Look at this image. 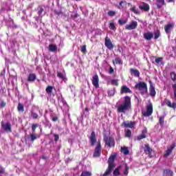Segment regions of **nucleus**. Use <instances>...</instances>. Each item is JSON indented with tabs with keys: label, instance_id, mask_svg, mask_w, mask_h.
I'll use <instances>...</instances> for the list:
<instances>
[{
	"label": "nucleus",
	"instance_id": "f257e3e1",
	"mask_svg": "<svg viewBox=\"0 0 176 176\" xmlns=\"http://www.w3.org/2000/svg\"><path fill=\"white\" fill-rule=\"evenodd\" d=\"M131 108V97L126 96L124 97V101L117 108L118 113H126V111Z\"/></svg>",
	"mask_w": 176,
	"mask_h": 176
},
{
	"label": "nucleus",
	"instance_id": "f03ea898",
	"mask_svg": "<svg viewBox=\"0 0 176 176\" xmlns=\"http://www.w3.org/2000/svg\"><path fill=\"white\" fill-rule=\"evenodd\" d=\"M116 158V153H114L113 155H111L108 160V167L107 170H105L104 173L103 175H100V176H108L111 175L112 171H113V168H115V164L113 162H115V159Z\"/></svg>",
	"mask_w": 176,
	"mask_h": 176
},
{
	"label": "nucleus",
	"instance_id": "7ed1b4c3",
	"mask_svg": "<svg viewBox=\"0 0 176 176\" xmlns=\"http://www.w3.org/2000/svg\"><path fill=\"white\" fill-rule=\"evenodd\" d=\"M135 89L140 91L141 96H144V94L148 93V85L145 82H139L135 85Z\"/></svg>",
	"mask_w": 176,
	"mask_h": 176
},
{
	"label": "nucleus",
	"instance_id": "20e7f679",
	"mask_svg": "<svg viewBox=\"0 0 176 176\" xmlns=\"http://www.w3.org/2000/svg\"><path fill=\"white\" fill-rule=\"evenodd\" d=\"M104 142L109 148L115 147V139L111 136H104L103 138Z\"/></svg>",
	"mask_w": 176,
	"mask_h": 176
},
{
	"label": "nucleus",
	"instance_id": "39448f33",
	"mask_svg": "<svg viewBox=\"0 0 176 176\" xmlns=\"http://www.w3.org/2000/svg\"><path fill=\"white\" fill-rule=\"evenodd\" d=\"M146 111L142 112V115H143V116H145L146 118H149V116H151L153 113V105L152 104V103L148 104L146 107Z\"/></svg>",
	"mask_w": 176,
	"mask_h": 176
},
{
	"label": "nucleus",
	"instance_id": "423d86ee",
	"mask_svg": "<svg viewBox=\"0 0 176 176\" xmlns=\"http://www.w3.org/2000/svg\"><path fill=\"white\" fill-rule=\"evenodd\" d=\"M94 157H100L101 156V142L98 141L93 155Z\"/></svg>",
	"mask_w": 176,
	"mask_h": 176
},
{
	"label": "nucleus",
	"instance_id": "0eeeda50",
	"mask_svg": "<svg viewBox=\"0 0 176 176\" xmlns=\"http://www.w3.org/2000/svg\"><path fill=\"white\" fill-rule=\"evenodd\" d=\"M1 127L3 129L4 131H7V133H12V124L10 122H7L5 124L3 121L1 122Z\"/></svg>",
	"mask_w": 176,
	"mask_h": 176
},
{
	"label": "nucleus",
	"instance_id": "6e6552de",
	"mask_svg": "<svg viewBox=\"0 0 176 176\" xmlns=\"http://www.w3.org/2000/svg\"><path fill=\"white\" fill-rule=\"evenodd\" d=\"M138 25V23L135 21H132L130 24H127L125 26V29L129 31H131L132 30H135L137 26Z\"/></svg>",
	"mask_w": 176,
	"mask_h": 176
},
{
	"label": "nucleus",
	"instance_id": "1a4fd4ad",
	"mask_svg": "<svg viewBox=\"0 0 176 176\" xmlns=\"http://www.w3.org/2000/svg\"><path fill=\"white\" fill-rule=\"evenodd\" d=\"M100 78H98V75L95 74L92 77V85L96 87V89H98L100 87Z\"/></svg>",
	"mask_w": 176,
	"mask_h": 176
},
{
	"label": "nucleus",
	"instance_id": "9d476101",
	"mask_svg": "<svg viewBox=\"0 0 176 176\" xmlns=\"http://www.w3.org/2000/svg\"><path fill=\"white\" fill-rule=\"evenodd\" d=\"M175 24L174 23H168L164 26V31L166 34H171V30L174 28Z\"/></svg>",
	"mask_w": 176,
	"mask_h": 176
},
{
	"label": "nucleus",
	"instance_id": "9b49d317",
	"mask_svg": "<svg viewBox=\"0 0 176 176\" xmlns=\"http://www.w3.org/2000/svg\"><path fill=\"white\" fill-rule=\"evenodd\" d=\"M89 140H90L91 146H94V145H96V142H97V138H96V132L92 131L91 133Z\"/></svg>",
	"mask_w": 176,
	"mask_h": 176
},
{
	"label": "nucleus",
	"instance_id": "f8f14e48",
	"mask_svg": "<svg viewBox=\"0 0 176 176\" xmlns=\"http://www.w3.org/2000/svg\"><path fill=\"white\" fill-rule=\"evenodd\" d=\"M148 83L150 85V88H149L150 96L151 97H155V96H156V90L155 89V85H153L152 80H149Z\"/></svg>",
	"mask_w": 176,
	"mask_h": 176
},
{
	"label": "nucleus",
	"instance_id": "ddd939ff",
	"mask_svg": "<svg viewBox=\"0 0 176 176\" xmlns=\"http://www.w3.org/2000/svg\"><path fill=\"white\" fill-rule=\"evenodd\" d=\"M176 144L175 143L173 144L170 148H168L166 151L164 155V157H168V156H170V155H171V153H173V151H174V148H175Z\"/></svg>",
	"mask_w": 176,
	"mask_h": 176
},
{
	"label": "nucleus",
	"instance_id": "4468645a",
	"mask_svg": "<svg viewBox=\"0 0 176 176\" xmlns=\"http://www.w3.org/2000/svg\"><path fill=\"white\" fill-rule=\"evenodd\" d=\"M104 45L109 50H112V49H113V44H112V41H111V39L108 37L105 38Z\"/></svg>",
	"mask_w": 176,
	"mask_h": 176
},
{
	"label": "nucleus",
	"instance_id": "2eb2a0df",
	"mask_svg": "<svg viewBox=\"0 0 176 176\" xmlns=\"http://www.w3.org/2000/svg\"><path fill=\"white\" fill-rule=\"evenodd\" d=\"M130 73H131V75H133L135 78H140V71H138V69L131 68Z\"/></svg>",
	"mask_w": 176,
	"mask_h": 176
},
{
	"label": "nucleus",
	"instance_id": "dca6fc26",
	"mask_svg": "<svg viewBox=\"0 0 176 176\" xmlns=\"http://www.w3.org/2000/svg\"><path fill=\"white\" fill-rule=\"evenodd\" d=\"M139 9H140V10H144V12H148L150 7L148 3H143V4L142 6H139Z\"/></svg>",
	"mask_w": 176,
	"mask_h": 176
},
{
	"label": "nucleus",
	"instance_id": "f3484780",
	"mask_svg": "<svg viewBox=\"0 0 176 176\" xmlns=\"http://www.w3.org/2000/svg\"><path fill=\"white\" fill-rule=\"evenodd\" d=\"M143 36L146 41H151L153 38V33L151 32H146L143 34Z\"/></svg>",
	"mask_w": 176,
	"mask_h": 176
},
{
	"label": "nucleus",
	"instance_id": "a211bd4d",
	"mask_svg": "<svg viewBox=\"0 0 176 176\" xmlns=\"http://www.w3.org/2000/svg\"><path fill=\"white\" fill-rule=\"evenodd\" d=\"M146 133H147L146 129L143 130L142 131V134L137 137L138 141H140L141 140H144V138H146Z\"/></svg>",
	"mask_w": 176,
	"mask_h": 176
},
{
	"label": "nucleus",
	"instance_id": "6ab92c4d",
	"mask_svg": "<svg viewBox=\"0 0 176 176\" xmlns=\"http://www.w3.org/2000/svg\"><path fill=\"white\" fill-rule=\"evenodd\" d=\"M162 176H174V173L170 169H164Z\"/></svg>",
	"mask_w": 176,
	"mask_h": 176
},
{
	"label": "nucleus",
	"instance_id": "aec40b11",
	"mask_svg": "<svg viewBox=\"0 0 176 176\" xmlns=\"http://www.w3.org/2000/svg\"><path fill=\"white\" fill-rule=\"evenodd\" d=\"M36 80V75L34 73L30 74L28 77V82H35Z\"/></svg>",
	"mask_w": 176,
	"mask_h": 176
},
{
	"label": "nucleus",
	"instance_id": "412c9836",
	"mask_svg": "<svg viewBox=\"0 0 176 176\" xmlns=\"http://www.w3.org/2000/svg\"><path fill=\"white\" fill-rule=\"evenodd\" d=\"M123 126L124 127H129V129H133L134 126H135V122H123L122 123Z\"/></svg>",
	"mask_w": 176,
	"mask_h": 176
},
{
	"label": "nucleus",
	"instance_id": "4be33fe9",
	"mask_svg": "<svg viewBox=\"0 0 176 176\" xmlns=\"http://www.w3.org/2000/svg\"><path fill=\"white\" fill-rule=\"evenodd\" d=\"M120 168H122V166H118L117 168H115V170L113 172V176H119L120 175Z\"/></svg>",
	"mask_w": 176,
	"mask_h": 176
},
{
	"label": "nucleus",
	"instance_id": "5701e85b",
	"mask_svg": "<svg viewBox=\"0 0 176 176\" xmlns=\"http://www.w3.org/2000/svg\"><path fill=\"white\" fill-rule=\"evenodd\" d=\"M144 153H146V155H152V148H151L149 144L145 145Z\"/></svg>",
	"mask_w": 176,
	"mask_h": 176
},
{
	"label": "nucleus",
	"instance_id": "b1692460",
	"mask_svg": "<svg viewBox=\"0 0 176 176\" xmlns=\"http://www.w3.org/2000/svg\"><path fill=\"white\" fill-rule=\"evenodd\" d=\"M163 5L166 6V2H164V0H157V9H162Z\"/></svg>",
	"mask_w": 176,
	"mask_h": 176
},
{
	"label": "nucleus",
	"instance_id": "393cba45",
	"mask_svg": "<svg viewBox=\"0 0 176 176\" xmlns=\"http://www.w3.org/2000/svg\"><path fill=\"white\" fill-rule=\"evenodd\" d=\"M121 93H130L131 94V90H130V88L127 87L126 85H123L121 88Z\"/></svg>",
	"mask_w": 176,
	"mask_h": 176
},
{
	"label": "nucleus",
	"instance_id": "a878e982",
	"mask_svg": "<svg viewBox=\"0 0 176 176\" xmlns=\"http://www.w3.org/2000/svg\"><path fill=\"white\" fill-rule=\"evenodd\" d=\"M113 65H116V64L122 65V64H123V60H122V58L117 57L115 58V60H113Z\"/></svg>",
	"mask_w": 176,
	"mask_h": 176
},
{
	"label": "nucleus",
	"instance_id": "bb28decb",
	"mask_svg": "<svg viewBox=\"0 0 176 176\" xmlns=\"http://www.w3.org/2000/svg\"><path fill=\"white\" fill-rule=\"evenodd\" d=\"M49 50H50V52H52L54 53L55 52H57V45H53V44H50L49 45Z\"/></svg>",
	"mask_w": 176,
	"mask_h": 176
},
{
	"label": "nucleus",
	"instance_id": "cd10ccee",
	"mask_svg": "<svg viewBox=\"0 0 176 176\" xmlns=\"http://www.w3.org/2000/svg\"><path fill=\"white\" fill-rule=\"evenodd\" d=\"M159 118V124L161 127H163L164 126V118H166L165 116H160Z\"/></svg>",
	"mask_w": 176,
	"mask_h": 176
},
{
	"label": "nucleus",
	"instance_id": "c85d7f7f",
	"mask_svg": "<svg viewBox=\"0 0 176 176\" xmlns=\"http://www.w3.org/2000/svg\"><path fill=\"white\" fill-rule=\"evenodd\" d=\"M53 89H54V87L53 86H47L45 89V91L47 94H52L53 92Z\"/></svg>",
	"mask_w": 176,
	"mask_h": 176
},
{
	"label": "nucleus",
	"instance_id": "c756f323",
	"mask_svg": "<svg viewBox=\"0 0 176 176\" xmlns=\"http://www.w3.org/2000/svg\"><path fill=\"white\" fill-rule=\"evenodd\" d=\"M154 39H159L160 38V30H157V31L154 32Z\"/></svg>",
	"mask_w": 176,
	"mask_h": 176
},
{
	"label": "nucleus",
	"instance_id": "7c9ffc66",
	"mask_svg": "<svg viewBox=\"0 0 176 176\" xmlns=\"http://www.w3.org/2000/svg\"><path fill=\"white\" fill-rule=\"evenodd\" d=\"M17 109L19 112H23L24 111V105H23V104L19 102L18 104Z\"/></svg>",
	"mask_w": 176,
	"mask_h": 176
},
{
	"label": "nucleus",
	"instance_id": "2f4dec72",
	"mask_svg": "<svg viewBox=\"0 0 176 176\" xmlns=\"http://www.w3.org/2000/svg\"><path fill=\"white\" fill-rule=\"evenodd\" d=\"M30 113H31V116H32V119L36 120V119H38V118L39 117L38 113L34 112V111H31Z\"/></svg>",
	"mask_w": 176,
	"mask_h": 176
},
{
	"label": "nucleus",
	"instance_id": "473e14b6",
	"mask_svg": "<svg viewBox=\"0 0 176 176\" xmlns=\"http://www.w3.org/2000/svg\"><path fill=\"white\" fill-rule=\"evenodd\" d=\"M119 80L118 79H113L111 80V83L113 86H119Z\"/></svg>",
	"mask_w": 176,
	"mask_h": 176
},
{
	"label": "nucleus",
	"instance_id": "72a5a7b5",
	"mask_svg": "<svg viewBox=\"0 0 176 176\" xmlns=\"http://www.w3.org/2000/svg\"><path fill=\"white\" fill-rule=\"evenodd\" d=\"M130 10L131 12H133V13H135V14H140V11L135 9V6L131 8Z\"/></svg>",
	"mask_w": 176,
	"mask_h": 176
},
{
	"label": "nucleus",
	"instance_id": "f704fd0d",
	"mask_svg": "<svg viewBox=\"0 0 176 176\" xmlns=\"http://www.w3.org/2000/svg\"><path fill=\"white\" fill-rule=\"evenodd\" d=\"M127 23V19H119L118 20V24H120V25H124V24Z\"/></svg>",
	"mask_w": 176,
	"mask_h": 176
},
{
	"label": "nucleus",
	"instance_id": "c9c22d12",
	"mask_svg": "<svg viewBox=\"0 0 176 176\" xmlns=\"http://www.w3.org/2000/svg\"><path fill=\"white\" fill-rule=\"evenodd\" d=\"M57 76L58 78H60V79H63V80H65V79H67V77H65L61 72H58Z\"/></svg>",
	"mask_w": 176,
	"mask_h": 176
},
{
	"label": "nucleus",
	"instance_id": "e433bc0d",
	"mask_svg": "<svg viewBox=\"0 0 176 176\" xmlns=\"http://www.w3.org/2000/svg\"><path fill=\"white\" fill-rule=\"evenodd\" d=\"M172 88L173 90L174 100H175V101H176V84H173Z\"/></svg>",
	"mask_w": 176,
	"mask_h": 176
},
{
	"label": "nucleus",
	"instance_id": "4c0bfd02",
	"mask_svg": "<svg viewBox=\"0 0 176 176\" xmlns=\"http://www.w3.org/2000/svg\"><path fill=\"white\" fill-rule=\"evenodd\" d=\"M121 149L124 155H129V153H130V151H129V148H127V147H122Z\"/></svg>",
	"mask_w": 176,
	"mask_h": 176
},
{
	"label": "nucleus",
	"instance_id": "58836bf2",
	"mask_svg": "<svg viewBox=\"0 0 176 176\" xmlns=\"http://www.w3.org/2000/svg\"><path fill=\"white\" fill-rule=\"evenodd\" d=\"M126 5V1H121L119 3V9H123Z\"/></svg>",
	"mask_w": 176,
	"mask_h": 176
},
{
	"label": "nucleus",
	"instance_id": "ea45409f",
	"mask_svg": "<svg viewBox=\"0 0 176 176\" xmlns=\"http://www.w3.org/2000/svg\"><path fill=\"white\" fill-rule=\"evenodd\" d=\"M170 78H171L173 82H175V80H176V74H175V72H170Z\"/></svg>",
	"mask_w": 176,
	"mask_h": 176
},
{
	"label": "nucleus",
	"instance_id": "a19ab883",
	"mask_svg": "<svg viewBox=\"0 0 176 176\" xmlns=\"http://www.w3.org/2000/svg\"><path fill=\"white\" fill-rule=\"evenodd\" d=\"M81 53L86 54L87 53V50H86V45L81 47Z\"/></svg>",
	"mask_w": 176,
	"mask_h": 176
},
{
	"label": "nucleus",
	"instance_id": "79ce46f5",
	"mask_svg": "<svg viewBox=\"0 0 176 176\" xmlns=\"http://www.w3.org/2000/svg\"><path fill=\"white\" fill-rule=\"evenodd\" d=\"M124 175H129V166L127 164H125V168L124 170Z\"/></svg>",
	"mask_w": 176,
	"mask_h": 176
},
{
	"label": "nucleus",
	"instance_id": "37998d69",
	"mask_svg": "<svg viewBox=\"0 0 176 176\" xmlns=\"http://www.w3.org/2000/svg\"><path fill=\"white\" fill-rule=\"evenodd\" d=\"M80 176H91V173L83 171Z\"/></svg>",
	"mask_w": 176,
	"mask_h": 176
},
{
	"label": "nucleus",
	"instance_id": "c03bdc74",
	"mask_svg": "<svg viewBox=\"0 0 176 176\" xmlns=\"http://www.w3.org/2000/svg\"><path fill=\"white\" fill-rule=\"evenodd\" d=\"M109 28L110 30H113L114 31H115V30H116V26H115V23H110Z\"/></svg>",
	"mask_w": 176,
	"mask_h": 176
},
{
	"label": "nucleus",
	"instance_id": "a18cd8bd",
	"mask_svg": "<svg viewBox=\"0 0 176 176\" xmlns=\"http://www.w3.org/2000/svg\"><path fill=\"white\" fill-rule=\"evenodd\" d=\"M165 104L167 105V107H168L169 108H171V101H170V100L168 99H165Z\"/></svg>",
	"mask_w": 176,
	"mask_h": 176
},
{
	"label": "nucleus",
	"instance_id": "49530a36",
	"mask_svg": "<svg viewBox=\"0 0 176 176\" xmlns=\"http://www.w3.org/2000/svg\"><path fill=\"white\" fill-rule=\"evenodd\" d=\"M125 137H127L128 138H131V131L130 129L127 130L125 133Z\"/></svg>",
	"mask_w": 176,
	"mask_h": 176
},
{
	"label": "nucleus",
	"instance_id": "de8ad7c7",
	"mask_svg": "<svg viewBox=\"0 0 176 176\" xmlns=\"http://www.w3.org/2000/svg\"><path fill=\"white\" fill-rule=\"evenodd\" d=\"M38 124H32V131H33V133H35V131L36 130V127H38Z\"/></svg>",
	"mask_w": 176,
	"mask_h": 176
},
{
	"label": "nucleus",
	"instance_id": "09e8293b",
	"mask_svg": "<svg viewBox=\"0 0 176 176\" xmlns=\"http://www.w3.org/2000/svg\"><path fill=\"white\" fill-rule=\"evenodd\" d=\"M162 61H163V58L162 57L157 58L155 59V63L157 65L160 64V63H162Z\"/></svg>",
	"mask_w": 176,
	"mask_h": 176
},
{
	"label": "nucleus",
	"instance_id": "8fccbe9b",
	"mask_svg": "<svg viewBox=\"0 0 176 176\" xmlns=\"http://www.w3.org/2000/svg\"><path fill=\"white\" fill-rule=\"evenodd\" d=\"M116 14V12L115 11L110 10L108 12V16H110L111 17H113Z\"/></svg>",
	"mask_w": 176,
	"mask_h": 176
},
{
	"label": "nucleus",
	"instance_id": "3c124183",
	"mask_svg": "<svg viewBox=\"0 0 176 176\" xmlns=\"http://www.w3.org/2000/svg\"><path fill=\"white\" fill-rule=\"evenodd\" d=\"M109 74L110 75H112V74H115V69H113V67L112 66L109 67Z\"/></svg>",
	"mask_w": 176,
	"mask_h": 176
},
{
	"label": "nucleus",
	"instance_id": "603ef678",
	"mask_svg": "<svg viewBox=\"0 0 176 176\" xmlns=\"http://www.w3.org/2000/svg\"><path fill=\"white\" fill-rule=\"evenodd\" d=\"M5 107H6V102H5V101H3V100H1L0 102V108L3 109V108H5Z\"/></svg>",
	"mask_w": 176,
	"mask_h": 176
},
{
	"label": "nucleus",
	"instance_id": "864d4df0",
	"mask_svg": "<svg viewBox=\"0 0 176 176\" xmlns=\"http://www.w3.org/2000/svg\"><path fill=\"white\" fill-rule=\"evenodd\" d=\"M54 137L55 142H57L60 140V137L58 136V134H54Z\"/></svg>",
	"mask_w": 176,
	"mask_h": 176
},
{
	"label": "nucleus",
	"instance_id": "5fc2aeb1",
	"mask_svg": "<svg viewBox=\"0 0 176 176\" xmlns=\"http://www.w3.org/2000/svg\"><path fill=\"white\" fill-rule=\"evenodd\" d=\"M31 140L34 142V140H36V135L35 134H31L30 135Z\"/></svg>",
	"mask_w": 176,
	"mask_h": 176
},
{
	"label": "nucleus",
	"instance_id": "6e6d98bb",
	"mask_svg": "<svg viewBox=\"0 0 176 176\" xmlns=\"http://www.w3.org/2000/svg\"><path fill=\"white\" fill-rule=\"evenodd\" d=\"M42 13H43V8L41 7L38 12V14L39 16H41V14H42Z\"/></svg>",
	"mask_w": 176,
	"mask_h": 176
},
{
	"label": "nucleus",
	"instance_id": "4d7b16f0",
	"mask_svg": "<svg viewBox=\"0 0 176 176\" xmlns=\"http://www.w3.org/2000/svg\"><path fill=\"white\" fill-rule=\"evenodd\" d=\"M170 108H173V109H175V108H176V102H173L171 106H170Z\"/></svg>",
	"mask_w": 176,
	"mask_h": 176
},
{
	"label": "nucleus",
	"instance_id": "13d9d810",
	"mask_svg": "<svg viewBox=\"0 0 176 176\" xmlns=\"http://www.w3.org/2000/svg\"><path fill=\"white\" fill-rule=\"evenodd\" d=\"M3 173H5V170L0 166V174H3Z\"/></svg>",
	"mask_w": 176,
	"mask_h": 176
},
{
	"label": "nucleus",
	"instance_id": "bf43d9fd",
	"mask_svg": "<svg viewBox=\"0 0 176 176\" xmlns=\"http://www.w3.org/2000/svg\"><path fill=\"white\" fill-rule=\"evenodd\" d=\"M58 120V117H53L52 122H57Z\"/></svg>",
	"mask_w": 176,
	"mask_h": 176
},
{
	"label": "nucleus",
	"instance_id": "052dcab7",
	"mask_svg": "<svg viewBox=\"0 0 176 176\" xmlns=\"http://www.w3.org/2000/svg\"><path fill=\"white\" fill-rule=\"evenodd\" d=\"M85 112H89V107H85Z\"/></svg>",
	"mask_w": 176,
	"mask_h": 176
},
{
	"label": "nucleus",
	"instance_id": "680f3d73",
	"mask_svg": "<svg viewBox=\"0 0 176 176\" xmlns=\"http://www.w3.org/2000/svg\"><path fill=\"white\" fill-rule=\"evenodd\" d=\"M168 2L169 3L174 2V0H168Z\"/></svg>",
	"mask_w": 176,
	"mask_h": 176
},
{
	"label": "nucleus",
	"instance_id": "e2e57ef3",
	"mask_svg": "<svg viewBox=\"0 0 176 176\" xmlns=\"http://www.w3.org/2000/svg\"><path fill=\"white\" fill-rule=\"evenodd\" d=\"M41 116H42V113H41Z\"/></svg>",
	"mask_w": 176,
	"mask_h": 176
},
{
	"label": "nucleus",
	"instance_id": "0e129e2a",
	"mask_svg": "<svg viewBox=\"0 0 176 176\" xmlns=\"http://www.w3.org/2000/svg\"><path fill=\"white\" fill-rule=\"evenodd\" d=\"M148 96H146V98H147Z\"/></svg>",
	"mask_w": 176,
	"mask_h": 176
}]
</instances>
